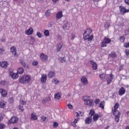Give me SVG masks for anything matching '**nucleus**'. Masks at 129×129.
Returning a JSON list of instances; mask_svg holds the SVG:
<instances>
[{
  "label": "nucleus",
  "mask_w": 129,
  "mask_h": 129,
  "mask_svg": "<svg viewBox=\"0 0 129 129\" xmlns=\"http://www.w3.org/2000/svg\"><path fill=\"white\" fill-rule=\"evenodd\" d=\"M100 78L101 80H107V84L109 85L111 82H112V80H113V78H114V76L111 74L109 76L107 74H100Z\"/></svg>",
  "instance_id": "f257e3e1"
},
{
  "label": "nucleus",
  "mask_w": 129,
  "mask_h": 129,
  "mask_svg": "<svg viewBox=\"0 0 129 129\" xmlns=\"http://www.w3.org/2000/svg\"><path fill=\"white\" fill-rule=\"evenodd\" d=\"M91 33H92V30L90 28H88L85 30L83 34L84 40H87L89 43H91L92 39H93V35L90 36Z\"/></svg>",
  "instance_id": "f03ea898"
},
{
  "label": "nucleus",
  "mask_w": 129,
  "mask_h": 129,
  "mask_svg": "<svg viewBox=\"0 0 129 129\" xmlns=\"http://www.w3.org/2000/svg\"><path fill=\"white\" fill-rule=\"evenodd\" d=\"M32 80V77L29 75H26L19 78V82L21 84H29Z\"/></svg>",
  "instance_id": "7ed1b4c3"
},
{
  "label": "nucleus",
  "mask_w": 129,
  "mask_h": 129,
  "mask_svg": "<svg viewBox=\"0 0 129 129\" xmlns=\"http://www.w3.org/2000/svg\"><path fill=\"white\" fill-rule=\"evenodd\" d=\"M83 100L84 101L86 105H89V106H93V100L89 99V97L87 96H85L83 98Z\"/></svg>",
  "instance_id": "20e7f679"
},
{
  "label": "nucleus",
  "mask_w": 129,
  "mask_h": 129,
  "mask_svg": "<svg viewBox=\"0 0 129 129\" xmlns=\"http://www.w3.org/2000/svg\"><path fill=\"white\" fill-rule=\"evenodd\" d=\"M81 82L82 83L83 85H88V80L87 79V78L85 76H82L81 77Z\"/></svg>",
  "instance_id": "39448f33"
},
{
  "label": "nucleus",
  "mask_w": 129,
  "mask_h": 129,
  "mask_svg": "<svg viewBox=\"0 0 129 129\" xmlns=\"http://www.w3.org/2000/svg\"><path fill=\"white\" fill-rule=\"evenodd\" d=\"M119 10H120V13L121 15H124V14H125V13H129V9L126 10L125 9V7H124L120 6Z\"/></svg>",
  "instance_id": "423d86ee"
},
{
  "label": "nucleus",
  "mask_w": 129,
  "mask_h": 129,
  "mask_svg": "<svg viewBox=\"0 0 129 129\" xmlns=\"http://www.w3.org/2000/svg\"><path fill=\"white\" fill-rule=\"evenodd\" d=\"M76 116H77V118L75 119L74 122L72 123V125H73V126H75V125H76L75 124L77 123V122H78V121H79V120H80V118H79V117H80L79 113L76 112ZM74 123L75 124V125L73 124Z\"/></svg>",
  "instance_id": "0eeeda50"
},
{
  "label": "nucleus",
  "mask_w": 129,
  "mask_h": 129,
  "mask_svg": "<svg viewBox=\"0 0 129 129\" xmlns=\"http://www.w3.org/2000/svg\"><path fill=\"white\" fill-rule=\"evenodd\" d=\"M62 18H63V12L60 11L56 13L55 15V19L56 20H61Z\"/></svg>",
  "instance_id": "6e6552de"
},
{
  "label": "nucleus",
  "mask_w": 129,
  "mask_h": 129,
  "mask_svg": "<svg viewBox=\"0 0 129 129\" xmlns=\"http://www.w3.org/2000/svg\"><path fill=\"white\" fill-rule=\"evenodd\" d=\"M0 93L2 97H7V95H8V92L3 88H0Z\"/></svg>",
  "instance_id": "1a4fd4ad"
},
{
  "label": "nucleus",
  "mask_w": 129,
  "mask_h": 129,
  "mask_svg": "<svg viewBox=\"0 0 129 129\" xmlns=\"http://www.w3.org/2000/svg\"><path fill=\"white\" fill-rule=\"evenodd\" d=\"M33 33H34V29H33V28L32 27H30L25 31V34L28 36H30V35H33Z\"/></svg>",
  "instance_id": "9d476101"
},
{
  "label": "nucleus",
  "mask_w": 129,
  "mask_h": 129,
  "mask_svg": "<svg viewBox=\"0 0 129 129\" xmlns=\"http://www.w3.org/2000/svg\"><path fill=\"white\" fill-rule=\"evenodd\" d=\"M19 119L16 116H13L11 119L9 120V122L11 123H15L16 122H18Z\"/></svg>",
  "instance_id": "9b49d317"
},
{
  "label": "nucleus",
  "mask_w": 129,
  "mask_h": 129,
  "mask_svg": "<svg viewBox=\"0 0 129 129\" xmlns=\"http://www.w3.org/2000/svg\"><path fill=\"white\" fill-rule=\"evenodd\" d=\"M124 93H125V89L123 88V87H121L119 90V95H120V96H122V95H123Z\"/></svg>",
  "instance_id": "f8f14e48"
},
{
  "label": "nucleus",
  "mask_w": 129,
  "mask_h": 129,
  "mask_svg": "<svg viewBox=\"0 0 129 129\" xmlns=\"http://www.w3.org/2000/svg\"><path fill=\"white\" fill-rule=\"evenodd\" d=\"M40 59L43 61H47L48 60V56L44 53H41L40 56Z\"/></svg>",
  "instance_id": "ddd939ff"
},
{
  "label": "nucleus",
  "mask_w": 129,
  "mask_h": 129,
  "mask_svg": "<svg viewBox=\"0 0 129 129\" xmlns=\"http://www.w3.org/2000/svg\"><path fill=\"white\" fill-rule=\"evenodd\" d=\"M30 118L31 120H37V119H38V116H37V114H36V113H32L31 114Z\"/></svg>",
  "instance_id": "4468645a"
},
{
  "label": "nucleus",
  "mask_w": 129,
  "mask_h": 129,
  "mask_svg": "<svg viewBox=\"0 0 129 129\" xmlns=\"http://www.w3.org/2000/svg\"><path fill=\"white\" fill-rule=\"evenodd\" d=\"M8 62L7 61H2L0 62V66L5 69L8 67Z\"/></svg>",
  "instance_id": "2eb2a0df"
},
{
  "label": "nucleus",
  "mask_w": 129,
  "mask_h": 129,
  "mask_svg": "<svg viewBox=\"0 0 129 129\" xmlns=\"http://www.w3.org/2000/svg\"><path fill=\"white\" fill-rule=\"evenodd\" d=\"M110 42H111V40L110 39L105 37L102 41V44H109Z\"/></svg>",
  "instance_id": "dca6fc26"
},
{
  "label": "nucleus",
  "mask_w": 129,
  "mask_h": 129,
  "mask_svg": "<svg viewBox=\"0 0 129 129\" xmlns=\"http://www.w3.org/2000/svg\"><path fill=\"white\" fill-rule=\"evenodd\" d=\"M61 98V93H56L54 94V99L55 100H59Z\"/></svg>",
  "instance_id": "f3484780"
},
{
  "label": "nucleus",
  "mask_w": 129,
  "mask_h": 129,
  "mask_svg": "<svg viewBox=\"0 0 129 129\" xmlns=\"http://www.w3.org/2000/svg\"><path fill=\"white\" fill-rule=\"evenodd\" d=\"M91 121H92V117L89 116L86 119L85 123L86 124H89L91 123Z\"/></svg>",
  "instance_id": "a211bd4d"
},
{
  "label": "nucleus",
  "mask_w": 129,
  "mask_h": 129,
  "mask_svg": "<svg viewBox=\"0 0 129 129\" xmlns=\"http://www.w3.org/2000/svg\"><path fill=\"white\" fill-rule=\"evenodd\" d=\"M47 80V75L42 74L41 75V82L42 83L45 82Z\"/></svg>",
  "instance_id": "6ab92c4d"
},
{
  "label": "nucleus",
  "mask_w": 129,
  "mask_h": 129,
  "mask_svg": "<svg viewBox=\"0 0 129 129\" xmlns=\"http://www.w3.org/2000/svg\"><path fill=\"white\" fill-rule=\"evenodd\" d=\"M91 64L92 65V68L94 70H96L97 69V64L96 63L92 60L90 61Z\"/></svg>",
  "instance_id": "aec40b11"
},
{
  "label": "nucleus",
  "mask_w": 129,
  "mask_h": 129,
  "mask_svg": "<svg viewBox=\"0 0 129 129\" xmlns=\"http://www.w3.org/2000/svg\"><path fill=\"white\" fill-rule=\"evenodd\" d=\"M49 101H51V98L50 97H47L46 98H45L43 99L42 102L43 104L47 103V102H49Z\"/></svg>",
  "instance_id": "412c9836"
},
{
  "label": "nucleus",
  "mask_w": 129,
  "mask_h": 129,
  "mask_svg": "<svg viewBox=\"0 0 129 129\" xmlns=\"http://www.w3.org/2000/svg\"><path fill=\"white\" fill-rule=\"evenodd\" d=\"M99 117H100V115H98V114H95L93 115V120H94V121H97Z\"/></svg>",
  "instance_id": "4be33fe9"
},
{
  "label": "nucleus",
  "mask_w": 129,
  "mask_h": 129,
  "mask_svg": "<svg viewBox=\"0 0 129 129\" xmlns=\"http://www.w3.org/2000/svg\"><path fill=\"white\" fill-rule=\"evenodd\" d=\"M6 104H7V103L5 102V101L1 100L0 101V107H1V108H4V107H6Z\"/></svg>",
  "instance_id": "5701e85b"
},
{
  "label": "nucleus",
  "mask_w": 129,
  "mask_h": 129,
  "mask_svg": "<svg viewBox=\"0 0 129 129\" xmlns=\"http://www.w3.org/2000/svg\"><path fill=\"white\" fill-rule=\"evenodd\" d=\"M17 72L19 74H23L24 72V68L19 67L17 70Z\"/></svg>",
  "instance_id": "b1692460"
},
{
  "label": "nucleus",
  "mask_w": 129,
  "mask_h": 129,
  "mask_svg": "<svg viewBox=\"0 0 129 129\" xmlns=\"http://www.w3.org/2000/svg\"><path fill=\"white\" fill-rule=\"evenodd\" d=\"M11 51L13 54L15 55V56H17V51H16V47L13 46L11 48Z\"/></svg>",
  "instance_id": "393cba45"
},
{
  "label": "nucleus",
  "mask_w": 129,
  "mask_h": 129,
  "mask_svg": "<svg viewBox=\"0 0 129 129\" xmlns=\"http://www.w3.org/2000/svg\"><path fill=\"white\" fill-rule=\"evenodd\" d=\"M63 46V43L59 42L57 45V52L59 51H61V49H62V46Z\"/></svg>",
  "instance_id": "a878e982"
},
{
  "label": "nucleus",
  "mask_w": 129,
  "mask_h": 129,
  "mask_svg": "<svg viewBox=\"0 0 129 129\" xmlns=\"http://www.w3.org/2000/svg\"><path fill=\"white\" fill-rule=\"evenodd\" d=\"M112 111L114 116H120V113L119 112V111L117 110H113Z\"/></svg>",
  "instance_id": "bb28decb"
},
{
  "label": "nucleus",
  "mask_w": 129,
  "mask_h": 129,
  "mask_svg": "<svg viewBox=\"0 0 129 129\" xmlns=\"http://www.w3.org/2000/svg\"><path fill=\"white\" fill-rule=\"evenodd\" d=\"M55 76V72H50L48 73V78H53Z\"/></svg>",
  "instance_id": "cd10ccee"
},
{
  "label": "nucleus",
  "mask_w": 129,
  "mask_h": 129,
  "mask_svg": "<svg viewBox=\"0 0 129 129\" xmlns=\"http://www.w3.org/2000/svg\"><path fill=\"white\" fill-rule=\"evenodd\" d=\"M41 121H44V122H47L48 121V118L46 116H42L40 118Z\"/></svg>",
  "instance_id": "c85d7f7f"
},
{
  "label": "nucleus",
  "mask_w": 129,
  "mask_h": 129,
  "mask_svg": "<svg viewBox=\"0 0 129 129\" xmlns=\"http://www.w3.org/2000/svg\"><path fill=\"white\" fill-rule=\"evenodd\" d=\"M105 105V101H102L100 103L99 107L102 108V109H104V106Z\"/></svg>",
  "instance_id": "c756f323"
},
{
  "label": "nucleus",
  "mask_w": 129,
  "mask_h": 129,
  "mask_svg": "<svg viewBox=\"0 0 129 129\" xmlns=\"http://www.w3.org/2000/svg\"><path fill=\"white\" fill-rule=\"evenodd\" d=\"M12 78L13 79H17V78H19V75L18 73H13L12 75Z\"/></svg>",
  "instance_id": "7c9ffc66"
},
{
  "label": "nucleus",
  "mask_w": 129,
  "mask_h": 129,
  "mask_svg": "<svg viewBox=\"0 0 129 129\" xmlns=\"http://www.w3.org/2000/svg\"><path fill=\"white\" fill-rule=\"evenodd\" d=\"M21 64L22 66L25 67V68H27V69H29V66L24 61H21Z\"/></svg>",
  "instance_id": "2f4dec72"
},
{
  "label": "nucleus",
  "mask_w": 129,
  "mask_h": 129,
  "mask_svg": "<svg viewBox=\"0 0 129 129\" xmlns=\"http://www.w3.org/2000/svg\"><path fill=\"white\" fill-rule=\"evenodd\" d=\"M52 83H54V84L57 85L58 83H59V80L56 78H54L52 80Z\"/></svg>",
  "instance_id": "473e14b6"
},
{
  "label": "nucleus",
  "mask_w": 129,
  "mask_h": 129,
  "mask_svg": "<svg viewBox=\"0 0 129 129\" xmlns=\"http://www.w3.org/2000/svg\"><path fill=\"white\" fill-rule=\"evenodd\" d=\"M44 34L46 37H49V36H50V32H49V30H45L44 32Z\"/></svg>",
  "instance_id": "72a5a7b5"
},
{
  "label": "nucleus",
  "mask_w": 129,
  "mask_h": 129,
  "mask_svg": "<svg viewBox=\"0 0 129 129\" xmlns=\"http://www.w3.org/2000/svg\"><path fill=\"white\" fill-rule=\"evenodd\" d=\"M118 107H119V104L118 103H116L114 106V109L113 110H117Z\"/></svg>",
  "instance_id": "f704fd0d"
},
{
  "label": "nucleus",
  "mask_w": 129,
  "mask_h": 129,
  "mask_svg": "<svg viewBox=\"0 0 129 129\" xmlns=\"http://www.w3.org/2000/svg\"><path fill=\"white\" fill-rule=\"evenodd\" d=\"M109 56L111 57L112 58H115L116 57V54H115V52H111Z\"/></svg>",
  "instance_id": "c9c22d12"
},
{
  "label": "nucleus",
  "mask_w": 129,
  "mask_h": 129,
  "mask_svg": "<svg viewBox=\"0 0 129 129\" xmlns=\"http://www.w3.org/2000/svg\"><path fill=\"white\" fill-rule=\"evenodd\" d=\"M59 60L60 62H61V63H64V62H66V59L65 57H60L59 58Z\"/></svg>",
  "instance_id": "e433bc0d"
},
{
  "label": "nucleus",
  "mask_w": 129,
  "mask_h": 129,
  "mask_svg": "<svg viewBox=\"0 0 129 129\" xmlns=\"http://www.w3.org/2000/svg\"><path fill=\"white\" fill-rule=\"evenodd\" d=\"M68 26H69L68 22H66L63 25V27H62L63 29L65 30L68 27Z\"/></svg>",
  "instance_id": "4c0bfd02"
},
{
  "label": "nucleus",
  "mask_w": 129,
  "mask_h": 129,
  "mask_svg": "<svg viewBox=\"0 0 129 129\" xmlns=\"http://www.w3.org/2000/svg\"><path fill=\"white\" fill-rule=\"evenodd\" d=\"M125 40V37H124V36H122L120 37V42H121V43H123Z\"/></svg>",
  "instance_id": "58836bf2"
},
{
  "label": "nucleus",
  "mask_w": 129,
  "mask_h": 129,
  "mask_svg": "<svg viewBox=\"0 0 129 129\" xmlns=\"http://www.w3.org/2000/svg\"><path fill=\"white\" fill-rule=\"evenodd\" d=\"M53 127L54 128H57L58 127L59 124L57 122H53Z\"/></svg>",
  "instance_id": "ea45409f"
},
{
  "label": "nucleus",
  "mask_w": 129,
  "mask_h": 129,
  "mask_svg": "<svg viewBox=\"0 0 129 129\" xmlns=\"http://www.w3.org/2000/svg\"><path fill=\"white\" fill-rule=\"evenodd\" d=\"M51 15V11L50 10H47L45 12V16L46 17H49Z\"/></svg>",
  "instance_id": "a19ab883"
},
{
  "label": "nucleus",
  "mask_w": 129,
  "mask_h": 129,
  "mask_svg": "<svg viewBox=\"0 0 129 129\" xmlns=\"http://www.w3.org/2000/svg\"><path fill=\"white\" fill-rule=\"evenodd\" d=\"M120 116L118 115V116H115V121H116V122H118V121H119V117Z\"/></svg>",
  "instance_id": "79ce46f5"
},
{
  "label": "nucleus",
  "mask_w": 129,
  "mask_h": 129,
  "mask_svg": "<svg viewBox=\"0 0 129 129\" xmlns=\"http://www.w3.org/2000/svg\"><path fill=\"white\" fill-rule=\"evenodd\" d=\"M6 128V125L3 123L0 124V129H4Z\"/></svg>",
  "instance_id": "37998d69"
},
{
  "label": "nucleus",
  "mask_w": 129,
  "mask_h": 129,
  "mask_svg": "<svg viewBox=\"0 0 129 129\" xmlns=\"http://www.w3.org/2000/svg\"><path fill=\"white\" fill-rule=\"evenodd\" d=\"M94 113H95L94 110H91L90 111L89 114H90V115H91V116H92L93 115V116L94 115Z\"/></svg>",
  "instance_id": "c03bdc74"
},
{
  "label": "nucleus",
  "mask_w": 129,
  "mask_h": 129,
  "mask_svg": "<svg viewBox=\"0 0 129 129\" xmlns=\"http://www.w3.org/2000/svg\"><path fill=\"white\" fill-rule=\"evenodd\" d=\"M0 54L3 55L5 54V49L4 48H0Z\"/></svg>",
  "instance_id": "a18cd8bd"
},
{
  "label": "nucleus",
  "mask_w": 129,
  "mask_h": 129,
  "mask_svg": "<svg viewBox=\"0 0 129 129\" xmlns=\"http://www.w3.org/2000/svg\"><path fill=\"white\" fill-rule=\"evenodd\" d=\"M10 103H14V97L10 98L9 99Z\"/></svg>",
  "instance_id": "49530a36"
},
{
  "label": "nucleus",
  "mask_w": 129,
  "mask_h": 129,
  "mask_svg": "<svg viewBox=\"0 0 129 129\" xmlns=\"http://www.w3.org/2000/svg\"><path fill=\"white\" fill-rule=\"evenodd\" d=\"M67 106L70 109H73V106H72V105H71L70 103H68Z\"/></svg>",
  "instance_id": "de8ad7c7"
},
{
  "label": "nucleus",
  "mask_w": 129,
  "mask_h": 129,
  "mask_svg": "<svg viewBox=\"0 0 129 129\" xmlns=\"http://www.w3.org/2000/svg\"><path fill=\"white\" fill-rule=\"evenodd\" d=\"M123 47L124 48H129V42H127L124 44Z\"/></svg>",
  "instance_id": "09e8293b"
},
{
  "label": "nucleus",
  "mask_w": 129,
  "mask_h": 129,
  "mask_svg": "<svg viewBox=\"0 0 129 129\" xmlns=\"http://www.w3.org/2000/svg\"><path fill=\"white\" fill-rule=\"evenodd\" d=\"M38 64H39V62L37 61H34L32 62V65H33V66H37Z\"/></svg>",
  "instance_id": "8fccbe9b"
},
{
  "label": "nucleus",
  "mask_w": 129,
  "mask_h": 129,
  "mask_svg": "<svg viewBox=\"0 0 129 129\" xmlns=\"http://www.w3.org/2000/svg\"><path fill=\"white\" fill-rule=\"evenodd\" d=\"M110 25L109 22H106L105 24V28H109Z\"/></svg>",
  "instance_id": "3c124183"
},
{
  "label": "nucleus",
  "mask_w": 129,
  "mask_h": 129,
  "mask_svg": "<svg viewBox=\"0 0 129 129\" xmlns=\"http://www.w3.org/2000/svg\"><path fill=\"white\" fill-rule=\"evenodd\" d=\"M36 35L38 37V38H42V37H43L42 36V34L40 32H37Z\"/></svg>",
  "instance_id": "603ef678"
},
{
  "label": "nucleus",
  "mask_w": 129,
  "mask_h": 129,
  "mask_svg": "<svg viewBox=\"0 0 129 129\" xmlns=\"http://www.w3.org/2000/svg\"><path fill=\"white\" fill-rule=\"evenodd\" d=\"M4 116L5 115L2 113H0V121H2V120H3Z\"/></svg>",
  "instance_id": "864d4df0"
},
{
  "label": "nucleus",
  "mask_w": 129,
  "mask_h": 129,
  "mask_svg": "<svg viewBox=\"0 0 129 129\" xmlns=\"http://www.w3.org/2000/svg\"><path fill=\"white\" fill-rule=\"evenodd\" d=\"M99 102H100V100L99 99H96L95 101V103L96 104H99Z\"/></svg>",
  "instance_id": "5fc2aeb1"
},
{
  "label": "nucleus",
  "mask_w": 129,
  "mask_h": 129,
  "mask_svg": "<svg viewBox=\"0 0 129 129\" xmlns=\"http://www.w3.org/2000/svg\"><path fill=\"white\" fill-rule=\"evenodd\" d=\"M20 103L21 104H22V105H24L26 104V101H24V100H21L20 101Z\"/></svg>",
  "instance_id": "6e6d98bb"
},
{
  "label": "nucleus",
  "mask_w": 129,
  "mask_h": 129,
  "mask_svg": "<svg viewBox=\"0 0 129 129\" xmlns=\"http://www.w3.org/2000/svg\"><path fill=\"white\" fill-rule=\"evenodd\" d=\"M125 53L126 56H128L129 55V49H125Z\"/></svg>",
  "instance_id": "4d7b16f0"
},
{
  "label": "nucleus",
  "mask_w": 129,
  "mask_h": 129,
  "mask_svg": "<svg viewBox=\"0 0 129 129\" xmlns=\"http://www.w3.org/2000/svg\"><path fill=\"white\" fill-rule=\"evenodd\" d=\"M71 39L72 40H74V39H75V34L73 33L71 34Z\"/></svg>",
  "instance_id": "13d9d810"
},
{
  "label": "nucleus",
  "mask_w": 129,
  "mask_h": 129,
  "mask_svg": "<svg viewBox=\"0 0 129 129\" xmlns=\"http://www.w3.org/2000/svg\"><path fill=\"white\" fill-rule=\"evenodd\" d=\"M19 109L21 110V111H24V108L23 107V106L19 105L18 106Z\"/></svg>",
  "instance_id": "bf43d9fd"
},
{
  "label": "nucleus",
  "mask_w": 129,
  "mask_h": 129,
  "mask_svg": "<svg viewBox=\"0 0 129 129\" xmlns=\"http://www.w3.org/2000/svg\"><path fill=\"white\" fill-rule=\"evenodd\" d=\"M0 84H1V85H5L6 84V81H2L0 82Z\"/></svg>",
  "instance_id": "052dcab7"
},
{
  "label": "nucleus",
  "mask_w": 129,
  "mask_h": 129,
  "mask_svg": "<svg viewBox=\"0 0 129 129\" xmlns=\"http://www.w3.org/2000/svg\"><path fill=\"white\" fill-rule=\"evenodd\" d=\"M123 68V65L120 66V67H119V71H121V70H122Z\"/></svg>",
  "instance_id": "680f3d73"
},
{
  "label": "nucleus",
  "mask_w": 129,
  "mask_h": 129,
  "mask_svg": "<svg viewBox=\"0 0 129 129\" xmlns=\"http://www.w3.org/2000/svg\"><path fill=\"white\" fill-rule=\"evenodd\" d=\"M106 43H102L101 44V47H106V44H105Z\"/></svg>",
  "instance_id": "e2e57ef3"
},
{
  "label": "nucleus",
  "mask_w": 129,
  "mask_h": 129,
  "mask_svg": "<svg viewBox=\"0 0 129 129\" xmlns=\"http://www.w3.org/2000/svg\"><path fill=\"white\" fill-rule=\"evenodd\" d=\"M124 2L127 4L129 5V0H125Z\"/></svg>",
  "instance_id": "0e129e2a"
},
{
  "label": "nucleus",
  "mask_w": 129,
  "mask_h": 129,
  "mask_svg": "<svg viewBox=\"0 0 129 129\" xmlns=\"http://www.w3.org/2000/svg\"><path fill=\"white\" fill-rule=\"evenodd\" d=\"M59 1L60 0H52L53 3H55V4H56V3H57V2H59Z\"/></svg>",
  "instance_id": "69168bd1"
},
{
  "label": "nucleus",
  "mask_w": 129,
  "mask_h": 129,
  "mask_svg": "<svg viewBox=\"0 0 129 129\" xmlns=\"http://www.w3.org/2000/svg\"><path fill=\"white\" fill-rule=\"evenodd\" d=\"M109 128V125H107L106 127H105V129H108Z\"/></svg>",
  "instance_id": "338daca9"
},
{
  "label": "nucleus",
  "mask_w": 129,
  "mask_h": 129,
  "mask_svg": "<svg viewBox=\"0 0 129 129\" xmlns=\"http://www.w3.org/2000/svg\"><path fill=\"white\" fill-rule=\"evenodd\" d=\"M125 129H129V125L125 127Z\"/></svg>",
  "instance_id": "774afa93"
}]
</instances>
